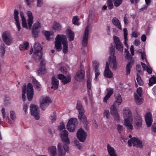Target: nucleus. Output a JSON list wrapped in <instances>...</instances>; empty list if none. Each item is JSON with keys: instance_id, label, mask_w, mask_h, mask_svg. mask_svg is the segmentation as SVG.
Instances as JSON below:
<instances>
[{"instance_id": "obj_48", "label": "nucleus", "mask_w": 156, "mask_h": 156, "mask_svg": "<svg viewBox=\"0 0 156 156\" xmlns=\"http://www.w3.org/2000/svg\"><path fill=\"white\" fill-rule=\"evenodd\" d=\"M136 80L138 83L140 85H141L143 84V82L141 78L138 74H137Z\"/></svg>"}, {"instance_id": "obj_9", "label": "nucleus", "mask_w": 156, "mask_h": 156, "mask_svg": "<svg viewBox=\"0 0 156 156\" xmlns=\"http://www.w3.org/2000/svg\"><path fill=\"white\" fill-rule=\"evenodd\" d=\"M63 36H66L65 35L58 34L57 35L55 42V48L58 51H61L62 49L61 42L62 44Z\"/></svg>"}, {"instance_id": "obj_58", "label": "nucleus", "mask_w": 156, "mask_h": 156, "mask_svg": "<svg viewBox=\"0 0 156 156\" xmlns=\"http://www.w3.org/2000/svg\"><path fill=\"white\" fill-rule=\"evenodd\" d=\"M27 5L29 7H30L33 2L34 0H26Z\"/></svg>"}, {"instance_id": "obj_56", "label": "nucleus", "mask_w": 156, "mask_h": 156, "mask_svg": "<svg viewBox=\"0 0 156 156\" xmlns=\"http://www.w3.org/2000/svg\"><path fill=\"white\" fill-rule=\"evenodd\" d=\"M37 6L38 7H41L43 4V0H37Z\"/></svg>"}, {"instance_id": "obj_30", "label": "nucleus", "mask_w": 156, "mask_h": 156, "mask_svg": "<svg viewBox=\"0 0 156 156\" xmlns=\"http://www.w3.org/2000/svg\"><path fill=\"white\" fill-rule=\"evenodd\" d=\"M52 27V29L55 31H59L62 29V26L59 23L54 21Z\"/></svg>"}, {"instance_id": "obj_8", "label": "nucleus", "mask_w": 156, "mask_h": 156, "mask_svg": "<svg viewBox=\"0 0 156 156\" xmlns=\"http://www.w3.org/2000/svg\"><path fill=\"white\" fill-rule=\"evenodd\" d=\"M31 115L33 116L37 120L40 119L39 111L38 106L35 105H31L30 106Z\"/></svg>"}, {"instance_id": "obj_57", "label": "nucleus", "mask_w": 156, "mask_h": 156, "mask_svg": "<svg viewBox=\"0 0 156 156\" xmlns=\"http://www.w3.org/2000/svg\"><path fill=\"white\" fill-rule=\"evenodd\" d=\"M59 129L60 130H61L65 128L64 124L63 122H62L60 123L59 126L58 127Z\"/></svg>"}, {"instance_id": "obj_2", "label": "nucleus", "mask_w": 156, "mask_h": 156, "mask_svg": "<svg viewBox=\"0 0 156 156\" xmlns=\"http://www.w3.org/2000/svg\"><path fill=\"white\" fill-rule=\"evenodd\" d=\"M76 108L79 112V114L78 116V119L81 121L84 122V127L86 130H88V122L87 120L86 116L84 114V110L80 101H77Z\"/></svg>"}, {"instance_id": "obj_15", "label": "nucleus", "mask_w": 156, "mask_h": 156, "mask_svg": "<svg viewBox=\"0 0 156 156\" xmlns=\"http://www.w3.org/2000/svg\"><path fill=\"white\" fill-rule=\"evenodd\" d=\"M27 94L28 99L29 101H31L33 96V89L31 84L29 83L27 87Z\"/></svg>"}, {"instance_id": "obj_6", "label": "nucleus", "mask_w": 156, "mask_h": 156, "mask_svg": "<svg viewBox=\"0 0 156 156\" xmlns=\"http://www.w3.org/2000/svg\"><path fill=\"white\" fill-rule=\"evenodd\" d=\"M51 102V100L49 97L43 96L41 97L40 100V107L43 110H44Z\"/></svg>"}, {"instance_id": "obj_12", "label": "nucleus", "mask_w": 156, "mask_h": 156, "mask_svg": "<svg viewBox=\"0 0 156 156\" xmlns=\"http://www.w3.org/2000/svg\"><path fill=\"white\" fill-rule=\"evenodd\" d=\"M2 37L4 42L6 44L9 45L12 42V39L9 32H4L2 34Z\"/></svg>"}, {"instance_id": "obj_34", "label": "nucleus", "mask_w": 156, "mask_h": 156, "mask_svg": "<svg viewBox=\"0 0 156 156\" xmlns=\"http://www.w3.org/2000/svg\"><path fill=\"white\" fill-rule=\"evenodd\" d=\"M134 98L135 102L137 105H140L143 102V100L142 98L139 97L136 94L134 95Z\"/></svg>"}, {"instance_id": "obj_36", "label": "nucleus", "mask_w": 156, "mask_h": 156, "mask_svg": "<svg viewBox=\"0 0 156 156\" xmlns=\"http://www.w3.org/2000/svg\"><path fill=\"white\" fill-rule=\"evenodd\" d=\"M33 83L34 86L38 90H40L41 85L38 83L37 81L35 79H33Z\"/></svg>"}, {"instance_id": "obj_37", "label": "nucleus", "mask_w": 156, "mask_h": 156, "mask_svg": "<svg viewBox=\"0 0 156 156\" xmlns=\"http://www.w3.org/2000/svg\"><path fill=\"white\" fill-rule=\"evenodd\" d=\"M28 45V43L26 42L24 43L20 44L19 46V48L20 50H24L27 49Z\"/></svg>"}, {"instance_id": "obj_13", "label": "nucleus", "mask_w": 156, "mask_h": 156, "mask_svg": "<svg viewBox=\"0 0 156 156\" xmlns=\"http://www.w3.org/2000/svg\"><path fill=\"white\" fill-rule=\"evenodd\" d=\"M117 105L113 104L110 108V111L111 114L113 116L115 119V120L119 121L120 120V117L116 108Z\"/></svg>"}, {"instance_id": "obj_20", "label": "nucleus", "mask_w": 156, "mask_h": 156, "mask_svg": "<svg viewBox=\"0 0 156 156\" xmlns=\"http://www.w3.org/2000/svg\"><path fill=\"white\" fill-rule=\"evenodd\" d=\"M114 39L116 48L119 51H122V44L120 41L119 38L117 36H114Z\"/></svg>"}, {"instance_id": "obj_28", "label": "nucleus", "mask_w": 156, "mask_h": 156, "mask_svg": "<svg viewBox=\"0 0 156 156\" xmlns=\"http://www.w3.org/2000/svg\"><path fill=\"white\" fill-rule=\"evenodd\" d=\"M57 149L55 147L51 146L48 148V151L50 156H56Z\"/></svg>"}, {"instance_id": "obj_5", "label": "nucleus", "mask_w": 156, "mask_h": 156, "mask_svg": "<svg viewBox=\"0 0 156 156\" xmlns=\"http://www.w3.org/2000/svg\"><path fill=\"white\" fill-rule=\"evenodd\" d=\"M110 51L111 54L113 55L109 57V64L111 68L112 67L113 69L116 70L117 69V63L116 60V57L114 55L115 49L113 47H111L110 48Z\"/></svg>"}, {"instance_id": "obj_32", "label": "nucleus", "mask_w": 156, "mask_h": 156, "mask_svg": "<svg viewBox=\"0 0 156 156\" xmlns=\"http://www.w3.org/2000/svg\"><path fill=\"white\" fill-rule=\"evenodd\" d=\"M44 35L46 37V39L48 41L50 40L51 39H53V32H49L48 31H45L44 32Z\"/></svg>"}, {"instance_id": "obj_59", "label": "nucleus", "mask_w": 156, "mask_h": 156, "mask_svg": "<svg viewBox=\"0 0 156 156\" xmlns=\"http://www.w3.org/2000/svg\"><path fill=\"white\" fill-rule=\"evenodd\" d=\"M140 53L141 54V58L142 59H145V60L147 63V59L146 58V54H145V52H140Z\"/></svg>"}, {"instance_id": "obj_52", "label": "nucleus", "mask_w": 156, "mask_h": 156, "mask_svg": "<svg viewBox=\"0 0 156 156\" xmlns=\"http://www.w3.org/2000/svg\"><path fill=\"white\" fill-rule=\"evenodd\" d=\"M146 70L149 74H151L152 73V69L148 64L147 65Z\"/></svg>"}, {"instance_id": "obj_50", "label": "nucleus", "mask_w": 156, "mask_h": 156, "mask_svg": "<svg viewBox=\"0 0 156 156\" xmlns=\"http://www.w3.org/2000/svg\"><path fill=\"white\" fill-rule=\"evenodd\" d=\"M107 6L109 9H112L113 8L114 6L112 0L108 1Z\"/></svg>"}, {"instance_id": "obj_38", "label": "nucleus", "mask_w": 156, "mask_h": 156, "mask_svg": "<svg viewBox=\"0 0 156 156\" xmlns=\"http://www.w3.org/2000/svg\"><path fill=\"white\" fill-rule=\"evenodd\" d=\"M124 38V44L126 46H128L127 41V31L126 28L123 29Z\"/></svg>"}, {"instance_id": "obj_33", "label": "nucleus", "mask_w": 156, "mask_h": 156, "mask_svg": "<svg viewBox=\"0 0 156 156\" xmlns=\"http://www.w3.org/2000/svg\"><path fill=\"white\" fill-rule=\"evenodd\" d=\"M133 63L131 62H129L127 64L126 66V75L129 74L130 73L131 69V68Z\"/></svg>"}, {"instance_id": "obj_62", "label": "nucleus", "mask_w": 156, "mask_h": 156, "mask_svg": "<svg viewBox=\"0 0 156 156\" xmlns=\"http://www.w3.org/2000/svg\"><path fill=\"white\" fill-rule=\"evenodd\" d=\"M104 115L107 119H108L110 116V114L109 111L105 110L104 112Z\"/></svg>"}, {"instance_id": "obj_64", "label": "nucleus", "mask_w": 156, "mask_h": 156, "mask_svg": "<svg viewBox=\"0 0 156 156\" xmlns=\"http://www.w3.org/2000/svg\"><path fill=\"white\" fill-rule=\"evenodd\" d=\"M151 131L154 132L156 133V125L155 124H153L151 127Z\"/></svg>"}, {"instance_id": "obj_26", "label": "nucleus", "mask_w": 156, "mask_h": 156, "mask_svg": "<svg viewBox=\"0 0 156 156\" xmlns=\"http://www.w3.org/2000/svg\"><path fill=\"white\" fill-rule=\"evenodd\" d=\"M142 125V120L141 118L139 116L136 118V121L135 122V126L136 129H140Z\"/></svg>"}, {"instance_id": "obj_14", "label": "nucleus", "mask_w": 156, "mask_h": 156, "mask_svg": "<svg viewBox=\"0 0 156 156\" xmlns=\"http://www.w3.org/2000/svg\"><path fill=\"white\" fill-rule=\"evenodd\" d=\"M57 78L61 80L62 83L64 85L70 82L71 80V77L69 75L66 77L62 74H59L57 75Z\"/></svg>"}, {"instance_id": "obj_49", "label": "nucleus", "mask_w": 156, "mask_h": 156, "mask_svg": "<svg viewBox=\"0 0 156 156\" xmlns=\"http://www.w3.org/2000/svg\"><path fill=\"white\" fill-rule=\"evenodd\" d=\"M10 117L12 120H15L16 119V117L15 113L14 111H11L10 112Z\"/></svg>"}, {"instance_id": "obj_51", "label": "nucleus", "mask_w": 156, "mask_h": 156, "mask_svg": "<svg viewBox=\"0 0 156 156\" xmlns=\"http://www.w3.org/2000/svg\"><path fill=\"white\" fill-rule=\"evenodd\" d=\"M99 65V63L98 62L95 61L93 62V66L94 70L96 69H98Z\"/></svg>"}, {"instance_id": "obj_7", "label": "nucleus", "mask_w": 156, "mask_h": 156, "mask_svg": "<svg viewBox=\"0 0 156 156\" xmlns=\"http://www.w3.org/2000/svg\"><path fill=\"white\" fill-rule=\"evenodd\" d=\"M78 124L76 119L71 118L68 122L66 126L67 129L70 132H73Z\"/></svg>"}, {"instance_id": "obj_23", "label": "nucleus", "mask_w": 156, "mask_h": 156, "mask_svg": "<svg viewBox=\"0 0 156 156\" xmlns=\"http://www.w3.org/2000/svg\"><path fill=\"white\" fill-rule=\"evenodd\" d=\"M45 61L44 59H41L40 62V66L41 67L37 71L38 75H40L44 73L45 69Z\"/></svg>"}, {"instance_id": "obj_22", "label": "nucleus", "mask_w": 156, "mask_h": 156, "mask_svg": "<svg viewBox=\"0 0 156 156\" xmlns=\"http://www.w3.org/2000/svg\"><path fill=\"white\" fill-rule=\"evenodd\" d=\"M145 117L147 126H150L153 121L151 114L150 112L147 113L145 116Z\"/></svg>"}, {"instance_id": "obj_35", "label": "nucleus", "mask_w": 156, "mask_h": 156, "mask_svg": "<svg viewBox=\"0 0 156 156\" xmlns=\"http://www.w3.org/2000/svg\"><path fill=\"white\" fill-rule=\"evenodd\" d=\"M67 33L68 35V37L69 41H73L74 38V34L71 30L69 28H68L67 30Z\"/></svg>"}, {"instance_id": "obj_39", "label": "nucleus", "mask_w": 156, "mask_h": 156, "mask_svg": "<svg viewBox=\"0 0 156 156\" xmlns=\"http://www.w3.org/2000/svg\"><path fill=\"white\" fill-rule=\"evenodd\" d=\"M41 27V23L40 22V20H37L36 23H35L33 25L32 29H38V28Z\"/></svg>"}, {"instance_id": "obj_31", "label": "nucleus", "mask_w": 156, "mask_h": 156, "mask_svg": "<svg viewBox=\"0 0 156 156\" xmlns=\"http://www.w3.org/2000/svg\"><path fill=\"white\" fill-rule=\"evenodd\" d=\"M112 22L116 27L120 29H122L121 24L118 18L116 17L113 18L112 20Z\"/></svg>"}, {"instance_id": "obj_21", "label": "nucleus", "mask_w": 156, "mask_h": 156, "mask_svg": "<svg viewBox=\"0 0 156 156\" xmlns=\"http://www.w3.org/2000/svg\"><path fill=\"white\" fill-rule=\"evenodd\" d=\"M104 76L109 78H111L113 76L112 73L109 69V64L107 62H106V66L104 72Z\"/></svg>"}, {"instance_id": "obj_27", "label": "nucleus", "mask_w": 156, "mask_h": 156, "mask_svg": "<svg viewBox=\"0 0 156 156\" xmlns=\"http://www.w3.org/2000/svg\"><path fill=\"white\" fill-rule=\"evenodd\" d=\"M115 98L116 100L113 104L116 105H119L122 103V100L121 95L119 94H116L115 95Z\"/></svg>"}, {"instance_id": "obj_44", "label": "nucleus", "mask_w": 156, "mask_h": 156, "mask_svg": "<svg viewBox=\"0 0 156 156\" xmlns=\"http://www.w3.org/2000/svg\"><path fill=\"white\" fill-rule=\"evenodd\" d=\"M117 129L119 133H122L123 131V126L120 124H117Z\"/></svg>"}, {"instance_id": "obj_41", "label": "nucleus", "mask_w": 156, "mask_h": 156, "mask_svg": "<svg viewBox=\"0 0 156 156\" xmlns=\"http://www.w3.org/2000/svg\"><path fill=\"white\" fill-rule=\"evenodd\" d=\"M156 83V78L153 76L149 79V85L150 86H152L153 84Z\"/></svg>"}, {"instance_id": "obj_25", "label": "nucleus", "mask_w": 156, "mask_h": 156, "mask_svg": "<svg viewBox=\"0 0 156 156\" xmlns=\"http://www.w3.org/2000/svg\"><path fill=\"white\" fill-rule=\"evenodd\" d=\"M62 45H63L62 51L64 53H66L68 51V46L67 39L66 36H63Z\"/></svg>"}, {"instance_id": "obj_17", "label": "nucleus", "mask_w": 156, "mask_h": 156, "mask_svg": "<svg viewBox=\"0 0 156 156\" xmlns=\"http://www.w3.org/2000/svg\"><path fill=\"white\" fill-rule=\"evenodd\" d=\"M85 75V71L83 69L78 70L74 76L75 80L80 81L83 79Z\"/></svg>"}, {"instance_id": "obj_47", "label": "nucleus", "mask_w": 156, "mask_h": 156, "mask_svg": "<svg viewBox=\"0 0 156 156\" xmlns=\"http://www.w3.org/2000/svg\"><path fill=\"white\" fill-rule=\"evenodd\" d=\"M78 18L77 16H74L72 20L73 23L75 25H80V23H79L78 22Z\"/></svg>"}, {"instance_id": "obj_3", "label": "nucleus", "mask_w": 156, "mask_h": 156, "mask_svg": "<svg viewBox=\"0 0 156 156\" xmlns=\"http://www.w3.org/2000/svg\"><path fill=\"white\" fill-rule=\"evenodd\" d=\"M27 14L28 17L27 19L28 26H27L26 20L24 16L23 12L22 11L20 12V15L22 19V26L23 27L27 29H30L33 23L34 17L30 11H28Z\"/></svg>"}, {"instance_id": "obj_46", "label": "nucleus", "mask_w": 156, "mask_h": 156, "mask_svg": "<svg viewBox=\"0 0 156 156\" xmlns=\"http://www.w3.org/2000/svg\"><path fill=\"white\" fill-rule=\"evenodd\" d=\"M114 5L115 7L119 6L122 2L123 0H113Z\"/></svg>"}, {"instance_id": "obj_11", "label": "nucleus", "mask_w": 156, "mask_h": 156, "mask_svg": "<svg viewBox=\"0 0 156 156\" xmlns=\"http://www.w3.org/2000/svg\"><path fill=\"white\" fill-rule=\"evenodd\" d=\"M76 136L80 142H84L86 140L87 134L82 129H80L77 132Z\"/></svg>"}, {"instance_id": "obj_29", "label": "nucleus", "mask_w": 156, "mask_h": 156, "mask_svg": "<svg viewBox=\"0 0 156 156\" xmlns=\"http://www.w3.org/2000/svg\"><path fill=\"white\" fill-rule=\"evenodd\" d=\"M108 151L110 156H116V154L113 147H112L109 144L107 145Z\"/></svg>"}, {"instance_id": "obj_1", "label": "nucleus", "mask_w": 156, "mask_h": 156, "mask_svg": "<svg viewBox=\"0 0 156 156\" xmlns=\"http://www.w3.org/2000/svg\"><path fill=\"white\" fill-rule=\"evenodd\" d=\"M60 135L62 141L66 144L63 145L60 143L58 144V156H65L66 152L69 151L68 145L70 143L69 140L68 138V133L67 131L64 130L61 132Z\"/></svg>"}, {"instance_id": "obj_61", "label": "nucleus", "mask_w": 156, "mask_h": 156, "mask_svg": "<svg viewBox=\"0 0 156 156\" xmlns=\"http://www.w3.org/2000/svg\"><path fill=\"white\" fill-rule=\"evenodd\" d=\"M15 24L17 27L18 30L19 31H20L21 29V27L20 26L19 21H15Z\"/></svg>"}, {"instance_id": "obj_45", "label": "nucleus", "mask_w": 156, "mask_h": 156, "mask_svg": "<svg viewBox=\"0 0 156 156\" xmlns=\"http://www.w3.org/2000/svg\"><path fill=\"white\" fill-rule=\"evenodd\" d=\"M26 85L24 84L23 87V93H22V99L23 101H25L26 98V96L25 94L26 93Z\"/></svg>"}, {"instance_id": "obj_19", "label": "nucleus", "mask_w": 156, "mask_h": 156, "mask_svg": "<svg viewBox=\"0 0 156 156\" xmlns=\"http://www.w3.org/2000/svg\"><path fill=\"white\" fill-rule=\"evenodd\" d=\"M123 114L124 119H133L132 114L130 110L127 108H125L123 109Z\"/></svg>"}, {"instance_id": "obj_40", "label": "nucleus", "mask_w": 156, "mask_h": 156, "mask_svg": "<svg viewBox=\"0 0 156 156\" xmlns=\"http://www.w3.org/2000/svg\"><path fill=\"white\" fill-rule=\"evenodd\" d=\"M19 12L16 9H15L13 13V17L15 21H19V16H18Z\"/></svg>"}, {"instance_id": "obj_4", "label": "nucleus", "mask_w": 156, "mask_h": 156, "mask_svg": "<svg viewBox=\"0 0 156 156\" xmlns=\"http://www.w3.org/2000/svg\"><path fill=\"white\" fill-rule=\"evenodd\" d=\"M34 52L33 55V57L36 62H38L42 58V53L41 50L42 47L38 43H35L34 46Z\"/></svg>"}, {"instance_id": "obj_55", "label": "nucleus", "mask_w": 156, "mask_h": 156, "mask_svg": "<svg viewBox=\"0 0 156 156\" xmlns=\"http://www.w3.org/2000/svg\"><path fill=\"white\" fill-rule=\"evenodd\" d=\"M51 119L52 122L55 121L56 119V113L55 112H54L51 116Z\"/></svg>"}, {"instance_id": "obj_10", "label": "nucleus", "mask_w": 156, "mask_h": 156, "mask_svg": "<svg viewBox=\"0 0 156 156\" xmlns=\"http://www.w3.org/2000/svg\"><path fill=\"white\" fill-rule=\"evenodd\" d=\"M128 143L129 147L132 145L139 147L142 146V142L137 138L135 137L130 139L128 141Z\"/></svg>"}, {"instance_id": "obj_24", "label": "nucleus", "mask_w": 156, "mask_h": 156, "mask_svg": "<svg viewBox=\"0 0 156 156\" xmlns=\"http://www.w3.org/2000/svg\"><path fill=\"white\" fill-rule=\"evenodd\" d=\"M51 88L55 90L58 89L59 85V81L53 76L52 78Z\"/></svg>"}, {"instance_id": "obj_18", "label": "nucleus", "mask_w": 156, "mask_h": 156, "mask_svg": "<svg viewBox=\"0 0 156 156\" xmlns=\"http://www.w3.org/2000/svg\"><path fill=\"white\" fill-rule=\"evenodd\" d=\"M88 34L89 27L88 26H87L85 29L82 41V45L84 47H86L87 45Z\"/></svg>"}, {"instance_id": "obj_53", "label": "nucleus", "mask_w": 156, "mask_h": 156, "mask_svg": "<svg viewBox=\"0 0 156 156\" xmlns=\"http://www.w3.org/2000/svg\"><path fill=\"white\" fill-rule=\"evenodd\" d=\"M95 73V80H97L98 79L97 77L100 74V72L99 71L98 69H96L94 70Z\"/></svg>"}, {"instance_id": "obj_63", "label": "nucleus", "mask_w": 156, "mask_h": 156, "mask_svg": "<svg viewBox=\"0 0 156 156\" xmlns=\"http://www.w3.org/2000/svg\"><path fill=\"white\" fill-rule=\"evenodd\" d=\"M60 70L61 72L64 73H66L67 70L65 67L62 66Z\"/></svg>"}, {"instance_id": "obj_43", "label": "nucleus", "mask_w": 156, "mask_h": 156, "mask_svg": "<svg viewBox=\"0 0 156 156\" xmlns=\"http://www.w3.org/2000/svg\"><path fill=\"white\" fill-rule=\"evenodd\" d=\"M73 142L75 145L78 148V149H82V144L80 143H79L78 140H77L76 139H75L74 140Z\"/></svg>"}, {"instance_id": "obj_42", "label": "nucleus", "mask_w": 156, "mask_h": 156, "mask_svg": "<svg viewBox=\"0 0 156 156\" xmlns=\"http://www.w3.org/2000/svg\"><path fill=\"white\" fill-rule=\"evenodd\" d=\"M39 31L37 29H32V35L33 37H37L38 36Z\"/></svg>"}, {"instance_id": "obj_60", "label": "nucleus", "mask_w": 156, "mask_h": 156, "mask_svg": "<svg viewBox=\"0 0 156 156\" xmlns=\"http://www.w3.org/2000/svg\"><path fill=\"white\" fill-rule=\"evenodd\" d=\"M2 116L3 118H5V116L6 112L5 111V109L4 108H2L1 109Z\"/></svg>"}, {"instance_id": "obj_54", "label": "nucleus", "mask_w": 156, "mask_h": 156, "mask_svg": "<svg viewBox=\"0 0 156 156\" xmlns=\"http://www.w3.org/2000/svg\"><path fill=\"white\" fill-rule=\"evenodd\" d=\"M107 94L111 96L113 93V89L112 88H109L107 89Z\"/></svg>"}, {"instance_id": "obj_16", "label": "nucleus", "mask_w": 156, "mask_h": 156, "mask_svg": "<svg viewBox=\"0 0 156 156\" xmlns=\"http://www.w3.org/2000/svg\"><path fill=\"white\" fill-rule=\"evenodd\" d=\"M133 119H123L122 124L127 129L131 131L133 129Z\"/></svg>"}]
</instances>
